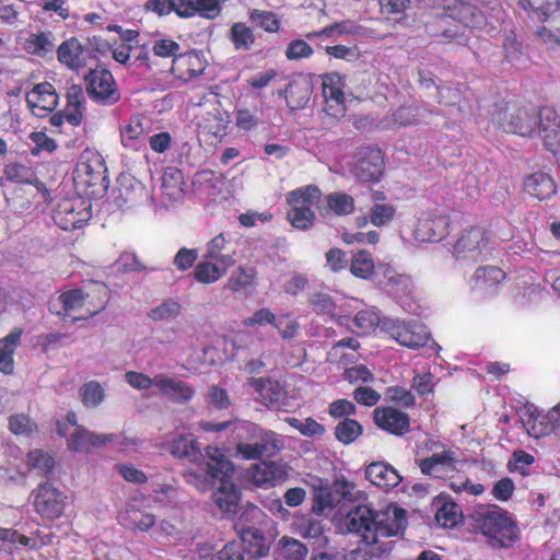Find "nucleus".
<instances>
[{
  "instance_id": "f257e3e1",
  "label": "nucleus",
  "mask_w": 560,
  "mask_h": 560,
  "mask_svg": "<svg viewBox=\"0 0 560 560\" xmlns=\"http://www.w3.org/2000/svg\"><path fill=\"white\" fill-rule=\"evenodd\" d=\"M406 525V511L401 508L382 511L370 504H357L349 509L345 517L347 530L369 546L376 545L381 538L399 535Z\"/></svg>"
},
{
  "instance_id": "f03ea898",
  "label": "nucleus",
  "mask_w": 560,
  "mask_h": 560,
  "mask_svg": "<svg viewBox=\"0 0 560 560\" xmlns=\"http://www.w3.org/2000/svg\"><path fill=\"white\" fill-rule=\"evenodd\" d=\"M205 431H223L230 429L236 440L235 456L242 459H259L264 456H275L282 447V440L272 431L261 429L247 421L199 423Z\"/></svg>"
},
{
  "instance_id": "7ed1b4c3",
  "label": "nucleus",
  "mask_w": 560,
  "mask_h": 560,
  "mask_svg": "<svg viewBox=\"0 0 560 560\" xmlns=\"http://www.w3.org/2000/svg\"><path fill=\"white\" fill-rule=\"evenodd\" d=\"M471 521L474 529L487 536L493 547L506 548L518 539L515 521L498 505L478 506L471 514Z\"/></svg>"
},
{
  "instance_id": "20e7f679",
  "label": "nucleus",
  "mask_w": 560,
  "mask_h": 560,
  "mask_svg": "<svg viewBox=\"0 0 560 560\" xmlns=\"http://www.w3.org/2000/svg\"><path fill=\"white\" fill-rule=\"evenodd\" d=\"M208 462L201 466V471L209 479H219L221 486L213 493L212 498L217 506L225 513L235 512L238 495L235 487L230 482V475L233 472V465L229 458L215 447L206 448Z\"/></svg>"
},
{
  "instance_id": "39448f33",
  "label": "nucleus",
  "mask_w": 560,
  "mask_h": 560,
  "mask_svg": "<svg viewBox=\"0 0 560 560\" xmlns=\"http://www.w3.org/2000/svg\"><path fill=\"white\" fill-rule=\"evenodd\" d=\"M492 121L506 132L530 137L536 132L538 114L516 104H499L491 115Z\"/></svg>"
},
{
  "instance_id": "423d86ee",
  "label": "nucleus",
  "mask_w": 560,
  "mask_h": 560,
  "mask_svg": "<svg viewBox=\"0 0 560 560\" xmlns=\"http://www.w3.org/2000/svg\"><path fill=\"white\" fill-rule=\"evenodd\" d=\"M320 197L322 191L315 185H307L288 194L287 201L291 209L288 211L287 218L293 228L308 230L313 226L316 217L311 206L317 205Z\"/></svg>"
},
{
  "instance_id": "0eeeda50",
  "label": "nucleus",
  "mask_w": 560,
  "mask_h": 560,
  "mask_svg": "<svg viewBox=\"0 0 560 560\" xmlns=\"http://www.w3.org/2000/svg\"><path fill=\"white\" fill-rule=\"evenodd\" d=\"M383 328L398 343L410 349L423 347L430 336L427 327L418 322L388 319L384 322Z\"/></svg>"
},
{
  "instance_id": "6e6552de",
  "label": "nucleus",
  "mask_w": 560,
  "mask_h": 560,
  "mask_svg": "<svg viewBox=\"0 0 560 560\" xmlns=\"http://www.w3.org/2000/svg\"><path fill=\"white\" fill-rule=\"evenodd\" d=\"M488 246V233L480 226L465 230L453 248L457 260L477 261Z\"/></svg>"
},
{
  "instance_id": "1a4fd4ad",
  "label": "nucleus",
  "mask_w": 560,
  "mask_h": 560,
  "mask_svg": "<svg viewBox=\"0 0 560 560\" xmlns=\"http://www.w3.org/2000/svg\"><path fill=\"white\" fill-rule=\"evenodd\" d=\"M33 504L39 515L48 520H56L65 512L66 497L59 489L45 482L34 491Z\"/></svg>"
},
{
  "instance_id": "9d476101",
  "label": "nucleus",
  "mask_w": 560,
  "mask_h": 560,
  "mask_svg": "<svg viewBox=\"0 0 560 560\" xmlns=\"http://www.w3.org/2000/svg\"><path fill=\"white\" fill-rule=\"evenodd\" d=\"M89 94L97 102L112 105L119 101L120 93L113 74L106 69H94L85 77Z\"/></svg>"
},
{
  "instance_id": "9b49d317",
  "label": "nucleus",
  "mask_w": 560,
  "mask_h": 560,
  "mask_svg": "<svg viewBox=\"0 0 560 560\" xmlns=\"http://www.w3.org/2000/svg\"><path fill=\"white\" fill-rule=\"evenodd\" d=\"M208 96H205L206 103H210L211 108L201 116L198 127L203 133L222 139L228 133L231 117L229 112L221 107L217 95L209 93Z\"/></svg>"
},
{
  "instance_id": "f8f14e48",
  "label": "nucleus",
  "mask_w": 560,
  "mask_h": 560,
  "mask_svg": "<svg viewBox=\"0 0 560 560\" xmlns=\"http://www.w3.org/2000/svg\"><path fill=\"white\" fill-rule=\"evenodd\" d=\"M383 165L381 150L364 148L358 152L352 172L362 182H377L383 174Z\"/></svg>"
},
{
  "instance_id": "ddd939ff",
  "label": "nucleus",
  "mask_w": 560,
  "mask_h": 560,
  "mask_svg": "<svg viewBox=\"0 0 560 560\" xmlns=\"http://www.w3.org/2000/svg\"><path fill=\"white\" fill-rule=\"evenodd\" d=\"M78 178L88 187L105 186L106 166L102 156L95 152L85 151L75 170Z\"/></svg>"
},
{
  "instance_id": "4468645a",
  "label": "nucleus",
  "mask_w": 560,
  "mask_h": 560,
  "mask_svg": "<svg viewBox=\"0 0 560 560\" xmlns=\"http://www.w3.org/2000/svg\"><path fill=\"white\" fill-rule=\"evenodd\" d=\"M536 131L545 147L552 153L560 151V116L552 108L545 107L538 113Z\"/></svg>"
},
{
  "instance_id": "2eb2a0df",
  "label": "nucleus",
  "mask_w": 560,
  "mask_h": 560,
  "mask_svg": "<svg viewBox=\"0 0 560 560\" xmlns=\"http://www.w3.org/2000/svg\"><path fill=\"white\" fill-rule=\"evenodd\" d=\"M65 200L54 210V221L62 230H75L90 219V211L82 201Z\"/></svg>"
},
{
  "instance_id": "dca6fc26",
  "label": "nucleus",
  "mask_w": 560,
  "mask_h": 560,
  "mask_svg": "<svg viewBox=\"0 0 560 560\" xmlns=\"http://www.w3.org/2000/svg\"><path fill=\"white\" fill-rule=\"evenodd\" d=\"M206 67L207 61L202 54L198 51H190L187 54H179L173 59L171 72L176 79L183 82H188L201 75Z\"/></svg>"
},
{
  "instance_id": "f3484780",
  "label": "nucleus",
  "mask_w": 560,
  "mask_h": 560,
  "mask_svg": "<svg viewBox=\"0 0 560 560\" xmlns=\"http://www.w3.org/2000/svg\"><path fill=\"white\" fill-rule=\"evenodd\" d=\"M374 421L378 428L395 435H402L409 431V416L393 407L376 408L373 412Z\"/></svg>"
},
{
  "instance_id": "a211bd4d",
  "label": "nucleus",
  "mask_w": 560,
  "mask_h": 560,
  "mask_svg": "<svg viewBox=\"0 0 560 560\" xmlns=\"http://www.w3.org/2000/svg\"><path fill=\"white\" fill-rule=\"evenodd\" d=\"M26 103L34 115L42 116V112H52L57 107L58 95L52 84L42 82L26 94Z\"/></svg>"
},
{
  "instance_id": "6ab92c4d",
  "label": "nucleus",
  "mask_w": 560,
  "mask_h": 560,
  "mask_svg": "<svg viewBox=\"0 0 560 560\" xmlns=\"http://www.w3.org/2000/svg\"><path fill=\"white\" fill-rule=\"evenodd\" d=\"M450 218L445 214H431L420 219L415 230L421 242H438L448 233Z\"/></svg>"
},
{
  "instance_id": "aec40b11",
  "label": "nucleus",
  "mask_w": 560,
  "mask_h": 560,
  "mask_svg": "<svg viewBox=\"0 0 560 560\" xmlns=\"http://www.w3.org/2000/svg\"><path fill=\"white\" fill-rule=\"evenodd\" d=\"M287 476V467L277 462H261L253 465L250 469V478L259 487H273Z\"/></svg>"
},
{
  "instance_id": "412c9836",
  "label": "nucleus",
  "mask_w": 560,
  "mask_h": 560,
  "mask_svg": "<svg viewBox=\"0 0 560 560\" xmlns=\"http://www.w3.org/2000/svg\"><path fill=\"white\" fill-rule=\"evenodd\" d=\"M81 293L84 301L83 317L90 318L101 313L109 299L108 288L101 282H90L81 288Z\"/></svg>"
},
{
  "instance_id": "4be33fe9",
  "label": "nucleus",
  "mask_w": 560,
  "mask_h": 560,
  "mask_svg": "<svg viewBox=\"0 0 560 560\" xmlns=\"http://www.w3.org/2000/svg\"><path fill=\"white\" fill-rule=\"evenodd\" d=\"M114 434H96L83 427L77 425L71 433L68 446L75 452H90L93 447H98L114 442Z\"/></svg>"
},
{
  "instance_id": "5701e85b",
  "label": "nucleus",
  "mask_w": 560,
  "mask_h": 560,
  "mask_svg": "<svg viewBox=\"0 0 560 560\" xmlns=\"http://www.w3.org/2000/svg\"><path fill=\"white\" fill-rule=\"evenodd\" d=\"M57 55L61 63L70 69L78 70L86 65L91 54L77 38H70L59 46Z\"/></svg>"
},
{
  "instance_id": "b1692460",
  "label": "nucleus",
  "mask_w": 560,
  "mask_h": 560,
  "mask_svg": "<svg viewBox=\"0 0 560 560\" xmlns=\"http://www.w3.org/2000/svg\"><path fill=\"white\" fill-rule=\"evenodd\" d=\"M317 209L322 217L348 215L354 210V199L346 192H331L319 200Z\"/></svg>"
},
{
  "instance_id": "393cba45",
  "label": "nucleus",
  "mask_w": 560,
  "mask_h": 560,
  "mask_svg": "<svg viewBox=\"0 0 560 560\" xmlns=\"http://www.w3.org/2000/svg\"><path fill=\"white\" fill-rule=\"evenodd\" d=\"M365 477L380 488H394L401 481V476L390 465L377 462L370 464L365 469Z\"/></svg>"
},
{
  "instance_id": "a878e982",
  "label": "nucleus",
  "mask_w": 560,
  "mask_h": 560,
  "mask_svg": "<svg viewBox=\"0 0 560 560\" xmlns=\"http://www.w3.org/2000/svg\"><path fill=\"white\" fill-rule=\"evenodd\" d=\"M155 387L161 394L170 396L177 401H187L192 398L195 390L187 383L164 374L155 375Z\"/></svg>"
},
{
  "instance_id": "bb28decb",
  "label": "nucleus",
  "mask_w": 560,
  "mask_h": 560,
  "mask_svg": "<svg viewBox=\"0 0 560 560\" xmlns=\"http://www.w3.org/2000/svg\"><path fill=\"white\" fill-rule=\"evenodd\" d=\"M240 537L244 547L253 557L262 558L268 555L270 540L258 528H242Z\"/></svg>"
},
{
  "instance_id": "cd10ccee",
  "label": "nucleus",
  "mask_w": 560,
  "mask_h": 560,
  "mask_svg": "<svg viewBox=\"0 0 560 560\" xmlns=\"http://www.w3.org/2000/svg\"><path fill=\"white\" fill-rule=\"evenodd\" d=\"M307 553L303 542L289 536L281 537L273 550L275 560H305Z\"/></svg>"
},
{
  "instance_id": "c85d7f7f",
  "label": "nucleus",
  "mask_w": 560,
  "mask_h": 560,
  "mask_svg": "<svg viewBox=\"0 0 560 560\" xmlns=\"http://www.w3.org/2000/svg\"><path fill=\"white\" fill-rule=\"evenodd\" d=\"M250 386L265 405L277 404L285 396V390L280 383L270 378H252Z\"/></svg>"
},
{
  "instance_id": "c756f323",
  "label": "nucleus",
  "mask_w": 560,
  "mask_h": 560,
  "mask_svg": "<svg viewBox=\"0 0 560 560\" xmlns=\"http://www.w3.org/2000/svg\"><path fill=\"white\" fill-rule=\"evenodd\" d=\"M524 189L529 195L542 200L556 192V185L548 174L538 172L526 177Z\"/></svg>"
},
{
  "instance_id": "7c9ffc66",
  "label": "nucleus",
  "mask_w": 560,
  "mask_h": 560,
  "mask_svg": "<svg viewBox=\"0 0 560 560\" xmlns=\"http://www.w3.org/2000/svg\"><path fill=\"white\" fill-rule=\"evenodd\" d=\"M119 198L125 205L135 206L149 198L145 186L133 177H124L120 180Z\"/></svg>"
},
{
  "instance_id": "2f4dec72",
  "label": "nucleus",
  "mask_w": 560,
  "mask_h": 560,
  "mask_svg": "<svg viewBox=\"0 0 560 560\" xmlns=\"http://www.w3.org/2000/svg\"><path fill=\"white\" fill-rule=\"evenodd\" d=\"M455 453L447 450L441 453H434L420 462V470L422 474L433 477H440L445 467H454Z\"/></svg>"
},
{
  "instance_id": "473e14b6",
  "label": "nucleus",
  "mask_w": 560,
  "mask_h": 560,
  "mask_svg": "<svg viewBox=\"0 0 560 560\" xmlns=\"http://www.w3.org/2000/svg\"><path fill=\"white\" fill-rule=\"evenodd\" d=\"M287 105L291 110L303 108L311 97V85L306 80L293 81L284 90Z\"/></svg>"
},
{
  "instance_id": "72a5a7b5",
  "label": "nucleus",
  "mask_w": 560,
  "mask_h": 560,
  "mask_svg": "<svg viewBox=\"0 0 560 560\" xmlns=\"http://www.w3.org/2000/svg\"><path fill=\"white\" fill-rule=\"evenodd\" d=\"M59 303L62 305L65 316H73L74 319H85L84 301L81 289H72L63 292L58 298Z\"/></svg>"
},
{
  "instance_id": "f704fd0d",
  "label": "nucleus",
  "mask_w": 560,
  "mask_h": 560,
  "mask_svg": "<svg viewBox=\"0 0 560 560\" xmlns=\"http://www.w3.org/2000/svg\"><path fill=\"white\" fill-rule=\"evenodd\" d=\"M21 338V331H12L0 340V371L12 374L14 370L13 353Z\"/></svg>"
},
{
  "instance_id": "c9c22d12",
  "label": "nucleus",
  "mask_w": 560,
  "mask_h": 560,
  "mask_svg": "<svg viewBox=\"0 0 560 560\" xmlns=\"http://www.w3.org/2000/svg\"><path fill=\"white\" fill-rule=\"evenodd\" d=\"M171 454L177 458H188L190 462H199L201 457H206V463L208 462V457L206 453H201L198 442L185 436H180L172 443Z\"/></svg>"
},
{
  "instance_id": "e433bc0d",
  "label": "nucleus",
  "mask_w": 560,
  "mask_h": 560,
  "mask_svg": "<svg viewBox=\"0 0 560 560\" xmlns=\"http://www.w3.org/2000/svg\"><path fill=\"white\" fill-rule=\"evenodd\" d=\"M121 523L130 528L139 530H148L155 523V516L151 513H143L133 505H130L120 515Z\"/></svg>"
},
{
  "instance_id": "4c0bfd02",
  "label": "nucleus",
  "mask_w": 560,
  "mask_h": 560,
  "mask_svg": "<svg viewBox=\"0 0 560 560\" xmlns=\"http://www.w3.org/2000/svg\"><path fill=\"white\" fill-rule=\"evenodd\" d=\"M228 268L229 267L218 265L209 259L201 261L196 266L194 277L196 281L203 284L213 283L225 273Z\"/></svg>"
},
{
  "instance_id": "58836bf2",
  "label": "nucleus",
  "mask_w": 560,
  "mask_h": 560,
  "mask_svg": "<svg viewBox=\"0 0 560 560\" xmlns=\"http://www.w3.org/2000/svg\"><path fill=\"white\" fill-rule=\"evenodd\" d=\"M428 110L419 105H402L393 113V120L401 127L420 122Z\"/></svg>"
},
{
  "instance_id": "ea45409f",
  "label": "nucleus",
  "mask_w": 560,
  "mask_h": 560,
  "mask_svg": "<svg viewBox=\"0 0 560 560\" xmlns=\"http://www.w3.org/2000/svg\"><path fill=\"white\" fill-rule=\"evenodd\" d=\"M82 404L88 408L98 407L105 399V388L96 381L83 384L79 389Z\"/></svg>"
},
{
  "instance_id": "a19ab883",
  "label": "nucleus",
  "mask_w": 560,
  "mask_h": 560,
  "mask_svg": "<svg viewBox=\"0 0 560 560\" xmlns=\"http://www.w3.org/2000/svg\"><path fill=\"white\" fill-rule=\"evenodd\" d=\"M183 174L177 168H168L162 176L163 194L171 199H179L183 197Z\"/></svg>"
},
{
  "instance_id": "79ce46f5",
  "label": "nucleus",
  "mask_w": 560,
  "mask_h": 560,
  "mask_svg": "<svg viewBox=\"0 0 560 560\" xmlns=\"http://www.w3.org/2000/svg\"><path fill=\"white\" fill-rule=\"evenodd\" d=\"M436 506L435 520L441 526L453 528L457 525L460 518V509L456 503L438 501Z\"/></svg>"
},
{
  "instance_id": "37998d69",
  "label": "nucleus",
  "mask_w": 560,
  "mask_h": 560,
  "mask_svg": "<svg viewBox=\"0 0 560 560\" xmlns=\"http://www.w3.org/2000/svg\"><path fill=\"white\" fill-rule=\"evenodd\" d=\"M183 305L174 300H164L161 304L150 310L148 313L149 318L154 322L175 319L182 314Z\"/></svg>"
},
{
  "instance_id": "c03bdc74",
  "label": "nucleus",
  "mask_w": 560,
  "mask_h": 560,
  "mask_svg": "<svg viewBox=\"0 0 560 560\" xmlns=\"http://www.w3.org/2000/svg\"><path fill=\"white\" fill-rule=\"evenodd\" d=\"M226 245V240L223 234H219L215 237H213L207 245V254L205 257L210 260H214L218 264L230 267L234 264V258L232 255L229 254H222V250L224 249Z\"/></svg>"
},
{
  "instance_id": "a18cd8bd",
  "label": "nucleus",
  "mask_w": 560,
  "mask_h": 560,
  "mask_svg": "<svg viewBox=\"0 0 560 560\" xmlns=\"http://www.w3.org/2000/svg\"><path fill=\"white\" fill-rule=\"evenodd\" d=\"M230 38L236 50H249L255 42L252 28L241 22L232 25Z\"/></svg>"
},
{
  "instance_id": "49530a36",
  "label": "nucleus",
  "mask_w": 560,
  "mask_h": 560,
  "mask_svg": "<svg viewBox=\"0 0 560 560\" xmlns=\"http://www.w3.org/2000/svg\"><path fill=\"white\" fill-rule=\"evenodd\" d=\"M362 434L361 424L350 418L340 421L335 428V436L343 444H350Z\"/></svg>"
},
{
  "instance_id": "de8ad7c7",
  "label": "nucleus",
  "mask_w": 560,
  "mask_h": 560,
  "mask_svg": "<svg viewBox=\"0 0 560 560\" xmlns=\"http://www.w3.org/2000/svg\"><path fill=\"white\" fill-rule=\"evenodd\" d=\"M27 52L45 56L54 49V43L50 39V33L32 34L24 44Z\"/></svg>"
},
{
  "instance_id": "09e8293b",
  "label": "nucleus",
  "mask_w": 560,
  "mask_h": 560,
  "mask_svg": "<svg viewBox=\"0 0 560 560\" xmlns=\"http://www.w3.org/2000/svg\"><path fill=\"white\" fill-rule=\"evenodd\" d=\"M374 269L372 256L366 250L358 252L351 261L350 271L353 276L366 279Z\"/></svg>"
},
{
  "instance_id": "8fccbe9b",
  "label": "nucleus",
  "mask_w": 560,
  "mask_h": 560,
  "mask_svg": "<svg viewBox=\"0 0 560 560\" xmlns=\"http://www.w3.org/2000/svg\"><path fill=\"white\" fill-rule=\"evenodd\" d=\"M145 128L139 117L131 118L121 130V142L125 147L135 148L137 140L144 135Z\"/></svg>"
},
{
  "instance_id": "3c124183",
  "label": "nucleus",
  "mask_w": 560,
  "mask_h": 560,
  "mask_svg": "<svg viewBox=\"0 0 560 560\" xmlns=\"http://www.w3.org/2000/svg\"><path fill=\"white\" fill-rule=\"evenodd\" d=\"M341 78L336 73L326 74L323 78L322 90L325 100H345L341 86Z\"/></svg>"
},
{
  "instance_id": "603ef678",
  "label": "nucleus",
  "mask_w": 560,
  "mask_h": 560,
  "mask_svg": "<svg viewBox=\"0 0 560 560\" xmlns=\"http://www.w3.org/2000/svg\"><path fill=\"white\" fill-rule=\"evenodd\" d=\"M256 277V269L253 267L240 266L229 279V288L236 292L253 283Z\"/></svg>"
},
{
  "instance_id": "864d4df0",
  "label": "nucleus",
  "mask_w": 560,
  "mask_h": 560,
  "mask_svg": "<svg viewBox=\"0 0 560 560\" xmlns=\"http://www.w3.org/2000/svg\"><path fill=\"white\" fill-rule=\"evenodd\" d=\"M287 422L305 436H322L325 433V427L313 418H306L304 421L288 418Z\"/></svg>"
},
{
  "instance_id": "5fc2aeb1",
  "label": "nucleus",
  "mask_w": 560,
  "mask_h": 560,
  "mask_svg": "<svg viewBox=\"0 0 560 560\" xmlns=\"http://www.w3.org/2000/svg\"><path fill=\"white\" fill-rule=\"evenodd\" d=\"M505 277L502 269L495 266L478 268L475 272V281L477 284L494 285L500 283Z\"/></svg>"
},
{
  "instance_id": "6e6d98bb",
  "label": "nucleus",
  "mask_w": 560,
  "mask_h": 560,
  "mask_svg": "<svg viewBox=\"0 0 560 560\" xmlns=\"http://www.w3.org/2000/svg\"><path fill=\"white\" fill-rule=\"evenodd\" d=\"M249 19L266 32H276L279 30V21L276 14L270 11L254 9L249 13Z\"/></svg>"
},
{
  "instance_id": "4d7b16f0",
  "label": "nucleus",
  "mask_w": 560,
  "mask_h": 560,
  "mask_svg": "<svg viewBox=\"0 0 560 560\" xmlns=\"http://www.w3.org/2000/svg\"><path fill=\"white\" fill-rule=\"evenodd\" d=\"M395 215V208L387 203H376L371 208L370 221L375 226L388 224Z\"/></svg>"
},
{
  "instance_id": "13d9d810",
  "label": "nucleus",
  "mask_w": 560,
  "mask_h": 560,
  "mask_svg": "<svg viewBox=\"0 0 560 560\" xmlns=\"http://www.w3.org/2000/svg\"><path fill=\"white\" fill-rule=\"evenodd\" d=\"M275 327L283 339H293L298 336L300 329L298 320L289 313L279 316V318L276 319Z\"/></svg>"
},
{
  "instance_id": "bf43d9fd",
  "label": "nucleus",
  "mask_w": 560,
  "mask_h": 560,
  "mask_svg": "<svg viewBox=\"0 0 560 560\" xmlns=\"http://www.w3.org/2000/svg\"><path fill=\"white\" fill-rule=\"evenodd\" d=\"M9 428L13 434H30L37 429L35 422L23 413L12 415L9 419Z\"/></svg>"
},
{
  "instance_id": "052dcab7",
  "label": "nucleus",
  "mask_w": 560,
  "mask_h": 560,
  "mask_svg": "<svg viewBox=\"0 0 560 560\" xmlns=\"http://www.w3.org/2000/svg\"><path fill=\"white\" fill-rule=\"evenodd\" d=\"M4 175L8 180L15 183H32L33 173L32 171L22 164L11 163L5 166Z\"/></svg>"
},
{
  "instance_id": "680f3d73",
  "label": "nucleus",
  "mask_w": 560,
  "mask_h": 560,
  "mask_svg": "<svg viewBox=\"0 0 560 560\" xmlns=\"http://www.w3.org/2000/svg\"><path fill=\"white\" fill-rule=\"evenodd\" d=\"M144 8L159 15H165L173 11L178 15L179 0H148Z\"/></svg>"
},
{
  "instance_id": "e2e57ef3",
  "label": "nucleus",
  "mask_w": 560,
  "mask_h": 560,
  "mask_svg": "<svg viewBox=\"0 0 560 560\" xmlns=\"http://www.w3.org/2000/svg\"><path fill=\"white\" fill-rule=\"evenodd\" d=\"M180 49V46L178 43L168 39V38H162L154 42L152 50L155 56L162 57V58H168V57H176L178 56V51Z\"/></svg>"
},
{
  "instance_id": "0e129e2a",
  "label": "nucleus",
  "mask_w": 560,
  "mask_h": 560,
  "mask_svg": "<svg viewBox=\"0 0 560 560\" xmlns=\"http://www.w3.org/2000/svg\"><path fill=\"white\" fill-rule=\"evenodd\" d=\"M28 464L42 471L43 474H47L51 471L54 467V460L52 458L45 454L40 450H35L28 453Z\"/></svg>"
},
{
  "instance_id": "69168bd1",
  "label": "nucleus",
  "mask_w": 560,
  "mask_h": 560,
  "mask_svg": "<svg viewBox=\"0 0 560 560\" xmlns=\"http://www.w3.org/2000/svg\"><path fill=\"white\" fill-rule=\"evenodd\" d=\"M313 54L312 47L303 39H295L291 42L285 50V57L289 60H298L307 58Z\"/></svg>"
},
{
  "instance_id": "338daca9",
  "label": "nucleus",
  "mask_w": 560,
  "mask_h": 560,
  "mask_svg": "<svg viewBox=\"0 0 560 560\" xmlns=\"http://www.w3.org/2000/svg\"><path fill=\"white\" fill-rule=\"evenodd\" d=\"M197 258V249L183 247L175 255L173 264L177 269L185 271L194 266Z\"/></svg>"
},
{
  "instance_id": "774afa93",
  "label": "nucleus",
  "mask_w": 560,
  "mask_h": 560,
  "mask_svg": "<svg viewBox=\"0 0 560 560\" xmlns=\"http://www.w3.org/2000/svg\"><path fill=\"white\" fill-rule=\"evenodd\" d=\"M380 323V316L374 311H360L354 317V325L363 332H369Z\"/></svg>"
}]
</instances>
